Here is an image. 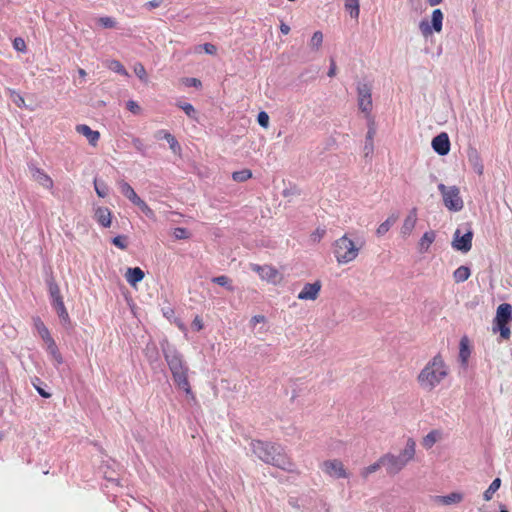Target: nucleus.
Instances as JSON below:
<instances>
[{"label":"nucleus","instance_id":"20e7f679","mask_svg":"<svg viewBox=\"0 0 512 512\" xmlns=\"http://www.w3.org/2000/svg\"><path fill=\"white\" fill-rule=\"evenodd\" d=\"M416 453V442L413 438H408L404 449L398 456L392 453H386L381 456V463L390 476H395L402 471L405 466L414 459Z\"/></svg>","mask_w":512,"mask_h":512},{"label":"nucleus","instance_id":"a878e982","mask_svg":"<svg viewBox=\"0 0 512 512\" xmlns=\"http://www.w3.org/2000/svg\"><path fill=\"white\" fill-rule=\"evenodd\" d=\"M435 238L436 234L434 231L430 230L425 232L419 241V252L426 253L429 250L431 244L435 241Z\"/></svg>","mask_w":512,"mask_h":512},{"label":"nucleus","instance_id":"412c9836","mask_svg":"<svg viewBox=\"0 0 512 512\" xmlns=\"http://www.w3.org/2000/svg\"><path fill=\"white\" fill-rule=\"evenodd\" d=\"M417 223V210L413 208L406 216L403 225L401 227V233L404 236H409L415 228Z\"/></svg>","mask_w":512,"mask_h":512},{"label":"nucleus","instance_id":"72a5a7b5","mask_svg":"<svg viewBox=\"0 0 512 512\" xmlns=\"http://www.w3.org/2000/svg\"><path fill=\"white\" fill-rule=\"evenodd\" d=\"M469 356H470V349L468 347V341L466 338H463L460 341V351H459V357L463 364L467 363Z\"/></svg>","mask_w":512,"mask_h":512},{"label":"nucleus","instance_id":"aec40b11","mask_svg":"<svg viewBox=\"0 0 512 512\" xmlns=\"http://www.w3.org/2000/svg\"><path fill=\"white\" fill-rule=\"evenodd\" d=\"M94 218L99 225L108 228L112 223V213L107 207H98L95 209Z\"/></svg>","mask_w":512,"mask_h":512},{"label":"nucleus","instance_id":"864d4df0","mask_svg":"<svg viewBox=\"0 0 512 512\" xmlns=\"http://www.w3.org/2000/svg\"><path fill=\"white\" fill-rule=\"evenodd\" d=\"M198 48H202L205 53L210 54V55H215L217 52V47L212 43H205V44L199 46Z\"/></svg>","mask_w":512,"mask_h":512},{"label":"nucleus","instance_id":"f03ea898","mask_svg":"<svg viewBox=\"0 0 512 512\" xmlns=\"http://www.w3.org/2000/svg\"><path fill=\"white\" fill-rule=\"evenodd\" d=\"M449 368L440 354L435 355L417 376V382L424 391L431 392L448 376Z\"/></svg>","mask_w":512,"mask_h":512},{"label":"nucleus","instance_id":"de8ad7c7","mask_svg":"<svg viewBox=\"0 0 512 512\" xmlns=\"http://www.w3.org/2000/svg\"><path fill=\"white\" fill-rule=\"evenodd\" d=\"M391 225L392 224H391V222L389 220L384 221L383 223H381L378 226V228L376 230V234L378 236H382V235L386 234L390 230Z\"/></svg>","mask_w":512,"mask_h":512},{"label":"nucleus","instance_id":"bb28decb","mask_svg":"<svg viewBox=\"0 0 512 512\" xmlns=\"http://www.w3.org/2000/svg\"><path fill=\"white\" fill-rule=\"evenodd\" d=\"M52 307L56 310V313L58 317L60 318V321L63 325H70V317L68 314V311L65 307L64 301H57L55 303H52Z\"/></svg>","mask_w":512,"mask_h":512},{"label":"nucleus","instance_id":"4be33fe9","mask_svg":"<svg viewBox=\"0 0 512 512\" xmlns=\"http://www.w3.org/2000/svg\"><path fill=\"white\" fill-rule=\"evenodd\" d=\"M464 495L460 492H452L445 496H436L435 502L442 505H452L462 502Z\"/></svg>","mask_w":512,"mask_h":512},{"label":"nucleus","instance_id":"393cba45","mask_svg":"<svg viewBox=\"0 0 512 512\" xmlns=\"http://www.w3.org/2000/svg\"><path fill=\"white\" fill-rule=\"evenodd\" d=\"M45 344H46V349H47V352L51 355V357L53 358V360L57 363V364H62L63 362V357L56 345V342L54 341V339L52 337L44 340Z\"/></svg>","mask_w":512,"mask_h":512},{"label":"nucleus","instance_id":"9b49d317","mask_svg":"<svg viewBox=\"0 0 512 512\" xmlns=\"http://www.w3.org/2000/svg\"><path fill=\"white\" fill-rule=\"evenodd\" d=\"M165 361L171 371V374H177L178 372L189 370L185 364L182 355L175 349H167L163 351Z\"/></svg>","mask_w":512,"mask_h":512},{"label":"nucleus","instance_id":"69168bd1","mask_svg":"<svg viewBox=\"0 0 512 512\" xmlns=\"http://www.w3.org/2000/svg\"><path fill=\"white\" fill-rule=\"evenodd\" d=\"M430 6H437L442 3L443 0H426Z\"/></svg>","mask_w":512,"mask_h":512},{"label":"nucleus","instance_id":"6ab92c4d","mask_svg":"<svg viewBox=\"0 0 512 512\" xmlns=\"http://www.w3.org/2000/svg\"><path fill=\"white\" fill-rule=\"evenodd\" d=\"M75 129L79 134L87 138L90 145L95 147L98 144V141L100 139V133L98 131L92 130L86 124H79L76 126Z\"/></svg>","mask_w":512,"mask_h":512},{"label":"nucleus","instance_id":"423d86ee","mask_svg":"<svg viewBox=\"0 0 512 512\" xmlns=\"http://www.w3.org/2000/svg\"><path fill=\"white\" fill-rule=\"evenodd\" d=\"M438 190L442 195L444 206L449 211L458 212L463 209L464 202L457 186H446L440 183L438 184Z\"/></svg>","mask_w":512,"mask_h":512},{"label":"nucleus","instance_id":"7ed1b4c3","mask_svg":"<svg viewBox=\"0 0 512 512\" xmlns=\"http://www.w3.org/2000/svg\"><path fill=\"white\" fill-rule=\"evenodd\" d=\"M363 246L364 242H356L345 233L332 243V252L339 265H346L358 258Z\"/></svg>","mask_w":512,"mask_h":512},{"label":"nucleus","instance_id":"7c9ffc66","mask_svg":"<svg viewBox=\"0 0 512 512\" xmlns=\"http://www.w3.org/2000/svg\"><path fill=\"white\" fill-rule=\"evenodd\" d=\"M344 6L352 18L358 19L360 14L359 0H344Z\"/></svg>","mask_w":512,"mask_h":512},{"label":"nucleus","instance_id":"4c0bfd02","mask_svg":"<svg viewBox=\"0 0 512 512\" xmlns=\"http://www.w3.org/2000/svg\"><path fill=\"white\" fill-rule=\"evenodd\" d=\"M35 327L43 341L52 337L48 328L45 326V324L41 321L40 318H37L35 320Z\"/></svg>","mask_w":512,"mask_h":512},{"label":"nucleus","instance_id":"e2e57ef3","mask_svg":"<svg viewBox=\"0 0 512 512\" xmlns=\"http://www.w3.org/2000/svg\"><path fill=\"white\" fill-rule=\"evenodd\" d=\"M38 393L44 397V398H50L51 397V394L46 392L44 389L40 388V387H36Z\"/></svg>","mask_w":512,"mask_h":512},{"label":"nucleus","instance_id":"4d7b16f0","mask_svg":"<svg viewBox=\"0 0 512 512\" xmlns=\"http://www.w3.org/2000/svg\"><path fill=\"white\" fill-rule=\"evenodd\" d=\"M184 84L186 86H193V87H196V88H199L202 85L201 81L199 79H197V78H185L184 79Z\"/></svg>","mask_w":512,"mask_h":512},{"label":"nucleus","instance_id":"5fc2aeb1","mask_svg":"<svg viewBox=\"0 0 512 512\" xmlns=\"http://www.w3.org/2000/svg\"><path fill=\"white\" fill-rule=\"evenodd\" d=\"M13 46L16 50L21 52L26 50V44L22 38H15L13 41Z\"/></svg>","mask_w":512,"mask_h":512},{"label":"nucleus","instance_id":"c03bdc74","mask_svg":"<svg viewBox=\"0 0 512 512\" xmlns=\"http://www.w3.org/2000/svg\"><path fill=\"white\" fill-rule=\"evenodd\" d=\"M112 243L121 250L127 248V237L125 235H118L112 239Z\"/></svg>","mask_w":512,"mask_h":512},{"label":"nucleus","instance_id":"f704fd0d","mask_svg":"<svg viewBox=\"0 0 512 512\" xmlns=\"http://www.w3.org/2000/svg\"><path fill=\"white\" fill-rule=\"evenodd\" d=\"M212 282L215 284H218L222 287H225L229 291H233L234 287L231 284V279L226 275H220L217 277L212 278Z\"/></svg>","mask_w":512,"mask_h":512},{"label":"nucleus","instance_id":"338daca9","mask_svg":"<svg viewBox=\"0 0 512 512\" xmlns=\"http://www.w3.org/2000/svg\"><path fill=\"white\" fill-rule=\"evenodd\" d=\"M78 74H79V76H80L81 78H83V79H85V77H86V75H87L86 71H85L84 69H82V68H79V69H78Z\"/></svg>","mask_w":512,"mask_h":512},{"label":"nucleus","instance_id":"b1692460","mask_svg":"<svg viewBox=\"0 0 512 512\" xmlns=\"http://www.w3.org/2000/svg\"><path fill=\"white\" fill-rule=\"evenodd\" d=\"M156 138L158 139H165L166 142H168L170 149L174 153H179L181 151L180 144L176 140V138L168 131L166 130H160L155 134Z\"/></svg>","mask_w":512,"mask_h":512},{"label":"nucleus","instance_id":"a18cd8bd","mask_svg":"<svg viewBox=\"0 0 512 512\" xmlns=\"http://www.w3.org/2000/svg\"><path fill=\"white\" fill-rule=\"evenodd\" d=\"M10 96L17 107L22 108L25 106V100L19 93L14 90H10Z\"/></svg>","mask_w":512,"mask_h":512},{"label":"nucleus","instance_id":"f257e3e1","mask_svg":"<svg viewBox=\"0 0 512 512\" xmlns=\"http://www.w3.org/2000/svg\"><path fill=\"white\" fill-rule=\"evenodd\" d=\"M251 446L254 454L265 463L283 470H292L294 464L280 445L261 440H254L252 441Z\"/></svg>","mask_w":512,"mask_h":512},{"label":"nucleus","instance_id":"2eb2a0df","mask_svg":"<svg viewBox=\"0 0 512 512\" xmlns=\"http://www.w3.org/2000/svg\"><path fill=\"white\" fill-rule=\"evenodd\" d=\"M188 372L189 370H184L181 372H178L177 374H173V380L176 386L183 390L186 395L190 396L192 399H195V395L192 391L189 379H188Z\"/></svg>","mask_w":512,"mask_h":512},{"label":"nucleus","instance_id":"c85d7f7f","mask_svg":"<svg viewBox=\"0 0 512 512\" xmlns=\"http://www.w3.org/2000/svg\"><path fill=\"white\" fill-rule=\"evenodd\" d=\"M47 285L51 297V304L63 300L60 288L53 278L47 282Z\"/></svg>","mask_w":512,"mask_h":512},{"label":"nucleus","instance_id":"0e129e2a","mask_svg":"<svg viewBox=\"0 0 512 512\" xmlns=\"http://www.w3.org/2000/svg\"><path fill=\"white\" fill-rule=\"evenodd\" d=\"M133 145L136 149L141 150L142 147V140L139 138L133 139Z\"/></svg>","mask_w":512,"mask_h":512},{"label":"nucleus","instance_id":"dca6fc26","mask_svg":"<svg viewBox=\"0 0 512 512\" xmlns=\"http://www.w3.org/2000/svg\"><path fill=\"white\" fill-rule=\"evenodd\" d=\"M432 148L439 155H447L450 151V140L446 133H440L432 140Z\"/></svg>","mask_w":512,"mask_h":512},{"label":"nucleus","instance_id":"774afa93","mask_svg":"<svg viewBox=\"0 0 512 512\" xmlns=\"http://www.w3.org/2000/svg\"><path fill=\"white\" fill-rule=\"evenodd\" d=\"M148 5H149L150 7H152V8H156V7H158V6H159V2H158V1H156V0H153V1H150V2L148 3Z\"/></svg>","mask_w":512,"mask_h":512},{"label":"nucleus","instance_id":"ea45409f","mask_svg":"<svg viewBox=\"0 0 512 512\" xmlns=\"http://www.w3.org/2000/svg\"><path fill=\"white\" fill-rule=\"evenodd\" d=\"M136 76L144 83L148 82V75L142 63H136L133 67Z\"/></svg>","mask_w":512,"mask_h":512},{"label":"nucleus","instance_id":"0eeeda50","mask_svg":"<svg viewBox=\"0 0 512 512\" xmlns=\"http://www.w3.org/2000/svg\"><path fill=\"white\" fill-rule=\"evenodd\" d=\"M118 187L120 189V192L128 199L130 200L134 205L138 206L140 210L150 219L155 218L154 211L147 205V203L142 200L133 187L126 181L120 180L118 182Z\"/></svg>","mask_w":512,"mask_h":512},{"label":"nucleus","instance_id":"052dcab7","mask_svg":"<svg viewBox=\"0 0 512 512\" xmlns=\"http://www.w3.org/2000/svg\"><path fill=\"white\" fill-rule=\"evenodd\" d=\"M335 75H336V64L332 60L331 61V66H330L329 71H328V76L329 77H334Z\"/></svg>","mask_w":512,"mask_h":512},{"label":"nucleus","instance_id":"f8f14e48","mask_svg":"<svg viewBox=\"0 0 512 512\" xmlns=\"http://www.w3.org/2000/svg\"><path fill=\"white\" fill-rule=\"evenodd\" d=\"M322 471L333 478H347L348 473L339 459L326 460L321 464Z\"/></svg>","mask_w":512,"mask_h":512},{"label":"nucleus","instance_id":"cd10ccee","mask_svg":"<svg viewBox=\"0 0 512 512\" xmlns=\"http://www.w3.org/2000/svg\"><path fill=\"white\" fill-rule=\"evenodd\" d=\"M441 432L439 430L430 431L422 440V446L426 449H430L434 444L441 439Z\"/></svg>","mask_w":512,"mask_h":512},{"label":"nucleus","instance_id":"6e6552de","mask_svg":"<svg viewBox=\"0 0 512 512\" xmlns=\"http://www.w3.org/2000/svg\"><path fill=\"white\" fill-rule=\"evenodd\" d=\"M444 15L440 9H434L431 16V22L421 20L419 23V30L423 37L428 38L434 32L440 33L443 27Z\"/></svg>","mask_w":512,"mask_h":512},{"label":"nucleus","instance_id":"9d476101","mask_svg":"<svg viewBox=\"0 0 512 512\" xmlns=\"http://www.w3.org/2000/svg\"><path fill=\"white\" fill-rule=\"evenodd\" d=\"M357 100L361 112L365 113L366 118H371L373 103L371 87L368 84L363 83L357 86Z\"/></svg>","mask_w":512,"mask_h":512},{"label":"nucleus","instance_id":"09e8293b","mask_svg":"<svg viewBox=\"0 0 512 512\" xmlns=\"http://www.w3.org/2000/svg\"><path fill=\"white\" fill-rule=\"evenodd\" d=\"M173 235L176 239H188L189 234L186 228L177 227L173 231Z\"/></svg>","mask_w":512,"mask_h":512},{"label":"nucleus","instance_id":"4468645a","mask_svg":"<svg viewBox=\"0 0 512 512\" xmlns=\"http://www.w3.org/2000/svg\"><path fill=\"white\" fill-rule=\"evenodd\" d=\"M29 171L31 173L32 179L37 182L40 186L47 190H52L54 187L53 179L41 168L30 165Z\"/></svg>","mask_w":512,"mask_h":512},{"label":"nucleus","instance_id":"39448f33","mask_svg":"<svg viewBox=\"0 0 512 512\" xmlns=\"http://www.w3.org/2000/svg\"><path fill=\"white\" fill-rule=\"evenodd\" d=\"M512 320V306L509 303H502L497 307L496 316L493 320L492 331L499 332L502 340H508L511 336V331L508 324Z\"/></svg>","mask_w":512,"mask_h":512},{"label":"nucleus","instance_id":"8fccbe9b","mask_svg":"<svg viewBox=\"0 0 512 512\" xmlns=\"http://www.w3.org/2000/svg\"><path fill=\"white\" fill-rule=\"evenodd\" d=\"M257 121L261 127L267 128L269 125V115L266 112L261 111L257 116Z\"/></svg>","mask_w":512,"mask_h":512},{"label":"nucleus","instance_id":"79ce46f5","mask_svg":"<svg viewBox=\"0 0 512 512\" xmlns=\"http://www.w3.org/2000/svg\"><path fill=\"white\" fill-rule=\"evenodd\" d=\"M367 119L369 121V124H368V131H367V134H366V142L374 143V137H375V134H376L375 122H374V119L372 117L371 118H367Z\"/></svg>","mask_w":512,"mask_h":512},{"label":"nucleus","instance_id":"680f3d73","mask_svg":"<svg viewBox=\"0 0 512 512\" xmlns=\"http://www.w3.org/2000/svg\"><path fill=\"white\" fill-rule=\"evenodd\" d=\"M280 31L282 34L287 35L290 32V27L287 24L282 22L280 25Z\"/></svg>","mask_w":512,"mask_h":512},{"label":"nucleus","instance_id":"1a4fd4ad","mask_svg":"<svg viewBox=\"0 0 512 512\" xmlns=\"http://www.w3.org/2000/svg\"><path fill=\"white\" fill-rule=\"evenodd\" d=\"M250 269L256 272L261 280L273 285H278L283 280V275L272 265L250 264Z\"/></svg>","mask_w":512,"mask_h":512},{"label":"nucleus","instance_id":"bf43d9fd","mask_svg":"<svg viewBox=\"0 0 512 512\" xmlns=\"http://www.w3.org/2000/svg\"><path fill=\"white\" fill-rule=\"evenodd\" d=\"M265 320H266L265 316H263V315H255V316L252 317L251 323L253 325H256L257 323L264 322Z\"/></svg>","mask_w":512,"mask_h":512},{"label":"nucleus","instance_id":"603ef678","mask_svg":"<svg viewBox=\"0 0 512 512\" xmlns=\"http://www.w3.org/2000/svg\"><path fill=\"white\" fill-rule=\"evenodd\" d=\"M127 109L133 114H139L141 112V108L137 102L133 100H129L126 104Z\"/></svg>","mask_w":512,"mask_h":512},{"label":"nucleus","instance_id":"37998d69","mask_svg":"<svg viewBox=\"0 0 512 512\" xmlns=\"http://www.w3.org/2000/svg\"><path fill=\"white\" fill-rule=\"evenodd\" d=\"M325 234H326V229L324 227H318L311 233L310 240L313 243H319L322 240V238L325 236Z\"/></svg>","mask_w":512,"mask_h":512},{"label":"nucleus","instance_id":"e433bc0d","mask_svg":"<svg viewBox=\"0 0 512 512\" xmlns=\"http://www.w3.org/2000/svg\"><path fill=\"white\" fill-rule=\"evenodd\" d=\"M252 177V172L249 169H243L232 173V179L236 182H244Z\"/></svg>","mask_w":512,"mask_h":512},{"label":"nucleus","instance_id":"49530a36","mask_svg":"<svg viewBox=\"0 0 512 512\" xmlns=\"http://www.w3.org/2000/svg\"><path fill=\"white\" fill-rule=\"evenodd\" d=\"M179 107L185 112V114L190 118H195L196 110L190 103H182Z\"/></svg>","mask_w":512,"mask_h":512},{"label":"nucleus","instance_id":"5701e85b","mask_svg":"<svg viewBox=\"0 0 512 512\" xmlns=\"http://www.w3.org/2000/svg\"><path fill=\"white\" fill-rule=\"evenodd\" d=\"M144 277L145 274L143 270L139 267L128 268L125 273V278L127 282L132 286H135L137 283L141 282L144 279Z\"/></svg>","mask_w":512,"mask_h":512},{"label":"nucleus","instance_id":"a19ab883","mask_svg":"<svg viewBox=\"0 0 512 512\" xmlns=\"http://www.w3.org/2000/svg\"><path fill=\"white\" fill-rule=\"evenodd\" d=\"M94 188L97 195L104 198L108 194V187L104 182H99L97 179L94 180Z\"/></svg>","mask_w":512,"mask_h":512},{"label":"nucleus","instance_id":"a211bd4d","mask_svg":"<svg viewBox=\"0 0 512 512\" xmlns=\"http://www.w3.org/2000/svg\"><path fill=\"white\" fill-rule=\"evenodd\" d=\"M468 162L473 168V170L479 175H483L484 173V165L481 159V156L477 149L470 148L467 152Z\"/></svg>","mask_w":512,"mask_h":512},{"label":"nucleus","instance_id":"6e6d98bb","mask_svg":"<svg viewBox=\"0 0 512 512\" xmlns=\"http://www.w3.org/2000/svg\"><path fill=\"white\" fill-rule=\"evenodd\" d=\"M204 327L203 320L200 316H195L192 321V328L196 331H201Z\"/></svg>","mask_w":512,"mask_h":512},{"label":"nucleus","instance_id":"c9c22d12","mask_svg":"<svg viewBox=\"0 0 512 512\" xmlns=\"http://www.w3.org/2000/svg\"><path fill=\"white\" fill-rule=\"evenodd\" d=\"M381 467H383V463H381V457H380L375 463L363 468L361 471V476L363 478H367L370 474L375 473Z\"/></svg>","mask_w":512,"mask_h":512},{"label":"nucleus","instance_id":"f3484780","mask_svg":"<svg viewBox=\"0 0 512 512\" xmlns=\"http://www.w3.org/2000/svg\"><path fill=\"white\" fill-rule=\"evenodd\" d=\"M321 290V283L316 281L314 283H307L304 285L301 292L298 294L300 300H316Z\"/></svg>","mask_w":512,"mask_h":512},{"label":"nucleus","instance_id":"3c124183","mask_svg":"<svg viewBox=\"0 0 512 512\" xmlns=\"http://www.w3.org/2000/svg\"><path fill=\"white\" fill-rule=\"evenodd\" d=\"M98 21L105 28H113L116 25L115 20L111 17H101Z\"/></svg>","mask_w":512,"mask_h":512},{"label":"nucleus","instance_id":"c756f323","mask_svg":"<svg viewBox=\"0 0 512 512\" xmlns=\"http://www.w3.org/2000/svg\"><path fill=\"white\" fill-rule=\"evenodd\" d=\"M470 275H471L470 268L462 265V266L458 267L453 272V279H454L455 283H463L466 280H468Z\"/></svg>","mask_w":512,"mask_h":512},{"label":"nucleus","instance_id":"13d9d810","mask_svg":"<svg viewBox=\"0 0 512 512\" xmlns=\"http://www.w3.org/2000/svg\"><path fill=\"white\" fill-rule=\"evenodd\" d=\"M363 151H364V156L366 158L370 157L373 154V151H374V143L365 142Z\"/></svg>","mask_w":512,"mask_h":512},{"label":"nucleus","instance_id":"ddd939ff","mask_svg":"<svg viewBox=\"0 0 512 512\" xmlns=\"http://www.w3.org/2000/svg\"><path fill=\"white\" fill-rule=\"evenodd\" d=\"M473 232L468 230L464 235H460V230L457 229L454 233L452 247L463 253H467L472 248Z\"/></svg>","mask_w":512,"mask_h":512},{"label":"nucleus","instance_id":"473e14b6","mask_svg":"<svg viewBox=\"0 0 512 512\" xmlns=\"http://www.w3.org/2000/svg\"><path fill=\"white\" fill-rule=\"evenodd\" d=\"M501 480L500 478H496L492 481L488 489L484 492L483 496L486 501L492 499L494 493L500 488Z\"/></svg>","mask_w":512,"mask_h":512},{"label":"nucleus","instance_id":"58836bf2","mask_svg":"<svg viewBox=\"0 0 512 512\" xmlns=\"http://www.w3.org/2000/svg\"><path fill=\"white\" fill-rule=\"evenodd\" d=\"M323 43V33L321 31H316L312 35L310 39V47L313 50H319Z\"/></svg>","mask_w":512,"mask_h":512},{"label":"nucleus","instance_id":"2f4dec72","mask_svg":"<svg viewBox=\"0 0 512 512\" xmlns=\"http://www.w3.org/2000/svg\"><path fill=\"white\" fill-rule=\"evenodd\" d=\"M106 66L108 67V69H110L111 71H113L115 73H118V74L126 76V77L129 76V73L126 70V68L118 60H109V61H107Z\"/></svg>","mask_w":512,"mask_h":512}]
</instances>
